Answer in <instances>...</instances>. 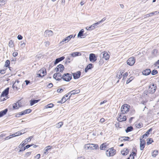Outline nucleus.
<instances>
[{"label": "nucleus", "instance_id": "f257e3e1", "mask_svg": "<svg viewBox=\"0 0 159 159\" xmlns=\"http://www.w3.org/2000/svg\"><path fill=\"white\" fill-rule=\"evenodd\" d=\"M72 75L70 73H67L64 74L63 76L61 77V78H57V80L58 81L62 79L66 81H70L72 79Z\"/></svg>", "mask_w": 159, "mask_h": 159}, {"label": "nucleus", "instance_id": "f03ea898", "mask_svg": "<svg viewBox=\"0 0 159 159\" xmlns=\"http://www.w3.org/2000/svg\"><path fill=\"white\" fill-rule=\"evenodd\" d=\"M157 86L156 84H153L150 85L148 87L147 92L148 93L153 94L154 93L156 90Z\"/></svg>", "mask_w": 159, "mask_h": 159}, {"label": "nucleus", "instance_id": "7ed1b4c3", "mask_svg": "<svg viewBox=\"0 0 159 159\" xmlns=\"http://www.w3.org/2000/svg\"><path fill=\"white\" fill-rule=\"evenodd\" d=\"M130 106L128 104H125L122 106L121 108L122 114H124L127 113L129 111Z\"/></svg>", "mask_w": 159, "mask_h": 159}, {"label": "nucleus", "instance_id": "20e7f679", "mask_svg": "<svg viewBox=\"0 0 159 159\" xmlns=\"http://www.w3.org/2000/svg\"><path fill=\"white\" fill-rule=\"evenodd\" d=\"M116 151L113 148H111L106 151V154L107 157L113 156L116 154Z\"/></svg>", "mask_w": 159, "mask_h": 159}, {"label": "nucleus", "instance_id": "39448f33", "mask_svg": "<svg viewBox=\"0 0 159 159\" xmlns=\"http://www.w3.org/2000/svg\"><path fill=\"white\" fill-rule=\"evenodd\" d=\"M143 139L141 137L140 138V149L141 150H143L146 144L145 141L144 139Z\"/></svg>", "mask_w": 159, "mask_h": 159}, {"label": "nucleus", "instance_id": "423d86ee", "mask_svg": "<svg viewBox=\"0 0 159 159\" xmlns=\"http://www.w3.org/2000/svg\"><path fill=\"white\" fill-rule=\"evenodd\" d=\"M135 60L134 57H132L129 58L127 61L128 65L132 66L134 64Z\"/></svg>", "mask_w": 159, "mask_h": 159}, {"label": "nucleus", "instance_id": "0eeeda50", "mask_svg": "<svg viewBox=\"0 0 159 159\" xmlns=\"http://www.w3.org/2000/svg\"><path fill=\"white\" fill-rule=\"evenodd\" d=\"M64 69V66L61 64H60L57 65L55 68L56 72H58L60 70V72H62Z\"/></svg>", "mask_w": 159, "mask_h": 159}, {"label": "nucleus", "instance_id": "6e6552de", "mask_svg": "<svg viewBox=\"0 0 159 159\" xmlns=\"http://www.w3.org/2000/svg\"><path fill=\"white\" fill-rule=\"evenodd\" d=\"M101 56L105 60H107L109 59L110 56L108 53L106 52H102L101 53Z\"/></svg>", "mask_w": 159, "mask_h": 159}, {"label": "nucleus", "instance_id": "1a4fd4ad", "mask_svg": "<svg viewBox=\"0 0 159 159\" xmlns=\"http://www.w3.org/2000/svg\"><path fill=\"white\" fill-rule=\"evenodd\" d=\"M9 88L8 87L6 89H5L2 93L1 96V98H2V97H4L5 96H7L9 93Z\"/></svg>", "mask_w": 159, "mask_h": 159}, {"label": "nucleus", "instance_id": "9d476101", "mask_svg": "<svg viewBox=\"0 0 159 159\" xmlns=\"http://www.w3.org/2000/svg\"><path fill=\"white\" fill-rule=\"evenodd\" d=\"M44 35L46 37H49L53 35V32L52 30H47L45 31Z\"/></svg>", "mask_w": 159, "mask_h": 159}, {"label": "nucleus", "instance_id": "9b49d317", "mask_svg": "<svg viewBox=\"0 0 159 159\" xmlns=\"http://www.w3.org/2000/svg\"><path fill=\"white\" fill-rule=\"evenodd\" d=\"M89 59L91 61L94 62L97 60L96 57L93 53H91L90 54Z\"/></svg>", "mask_w": 159, "mask_h": 159}, {"label": "nucleus", "instance_id": "f8f14e48", "mask_svg": "<svg viewBox=\"0 0 159 159\" xmlns=\"http://www.w3.org/2000/svg\"><path fill=\"white\" fill-rule=\"evenodd\" d=\"M157 13H159V12H157V11H156L155 12H153L148 14H147L143 16V19H145L153 15H156L157 14Z\"/></svg>", "mask_w": 159, "mask_h": 159}, {"label": "nucleus", "instance_id": "ddd939ff", "mask_svg": "<svg viewBox=\"0 0 159 159\" xmlns=\"http://www.w3.org/2000/svg\"><path fill=\"white\" fill-rule=\"evenodd\" d=\"M98 25V23L97 22L95 23L89 27H87L86 28V29L88 30H91L94 29L96 26Z\"/></svg>", "mask_w": 159, "mask_h": 159}, {"label": "nucleus", "instance_id": "4468645a", "mask_svg": "<svg viewBox=\"0 0 159 159\" xmlns=\"http://www.w3.org/2000/svg\"><path fill=\"white\" fill-rule=\"evenodd\" d=\"M73 78L75 79H77L79 78L81 75V72L80 71H77L76 73L73 74Z\"/></svg>", "mask_w": 159, "mask_h": 159}, {"label": "nucleus", "instance_id": "2eb2a0df", "mask_svg": "<svg viewBox=\"0 0 159 159\" xmlns=\"http://www.w3.org/2000/svg\"><path fill=\"white\" fill-rule=\"evenodd\" d=\"M21 103L20 101H18L16 103L13 104V107L14 109H17L21 106Z\"/></svg>", "mask_w": 159, "mask_h": 159}, {"label": "nucleus", "instance_id": "dca6fc26", "mask_svg": "<svg viewBox=\"0 0 159 159\" xmlns=\"http://www.w3.org/2000/svg\"><path fill=\"white\" fill-rule=\"evenodd\" d=\"M80 92V89L78 90H74L70 92V96L68 97V99H69L70 98L71 96L72 95H74L79 93Z\"/></svg>", "mask_w": 159, "mask_h": 159}, {"label": "nucleus", "instance_id": "f3484780", "mask_svg": "<svg viewBox=\"0 0 159 159\" xmlns=\"http://www.w3.org/2000/svg\"><path fill=\"white\" fill-rule=\"evenodd\" d=\"M61 74L60 73L57 72L55 73L53 75V78L57 80V78H61Z\"/></svg>", "mask_w": 159, "mask_h": 159}, {"label": "nucleus", "instance_id": "a211bd4d", "mask_svg": "<svg viewBox=\"0 0 159 159\" xmlns=\"http://www.w3.org/2000/svg\"><path fill=\"white\" fill-rule=\"evenodd\" d=\"M130 138L129 137H121L119 139V140L121 141L122 142L123 141H126L129 140V139H130Z\"/></svg>", "mask_w": 159, "mask_h": 159}, {"label": "nucleus", "instance_id": "6ab92c4d", "mask_svg": "<svg viewBox=\"0 0 159 159\" xmlns=\"http://www.w3.org/2000/svg\"><path fill=\"white\" fill-rule=\"evenodd\" d=\"M92 143H88L85 144L84 146V148L86 150H92Z\"/></svg>", "mask_w": 159, "mask_h": 159}, {"label": "nucleus", "instance_id": "aec40b11", "mask_svg": "<svg viewBox=\"0 0 159 159\" xmlns=\"http://www.w3.org/2000/svg\"><path fill=\"white\" fill-rule=\"evenodd\" d=\"M152 128H151L149 129L145 133V134H144L141 137L142 138H145L146 139V138L145 137H148V135L149 134L150 132L152 131Z\"/></svg>", "mask_w": 159, "mask_h": 159}, {"label": "nucleus", "instance_id": "412c9836", "mask_svg": "<svg viewBox=\"0 0 159 159\" xmlns=\"http://www.w3.org/2000/svg\"><path fill=\"white\" fill-rule=\"evenodd\" d=\"M93 65L92 63H90L88 65L85 69V72L86 73L89 70L91 69L93 67Z\"/></svg>", "mask_w": 159, "mask_h": 159}, {"label": "nucleus", "instance_id": "4be33fe9", "mask_svg": "<svg viewBox=\"0 0 159 159\" xmlns=\"http://www.w3.org/2000/svg\"><path fill=\"white\" fill-rule=\"evenodd\" d=\"M65 58V57L63 56L61 57H60L59 58H57L54 63V65H56L59 62L63 60Z\"/></svg>", "mask_w": 159, "mask_h": 159}, {"label": "nucleus", "instance_id": "5701e85b", "mask_svg": "<svg viewBox=\"0 0 159 159\" xmlns=\"http://www.w3.org/2000/svg\"><path fill=\"white\" fill-rule=\"evenodd\" d=\"M122 115L120 114L119 117L118 118V120L120 122H123L125 121L126 120V118L125 116H123V118H121Z\"/></svg>", "mask_w": 159, "mask_h": 159}, {"label": "nucleus", "instance_id": "b1692460", "mask_svg": "<svg viewBox=\"0 0 159 159\" xmlns=\"http://www.w3.org/2000/svg\"><path fill=\"white\" fill-rule=\"evenodd\" d=\"M129 152V150L127 148H125L121 151V154L123 156H125L127 155Z\"/></svg>", "mask_w": 159, "mask_h": 159}, {"label": "nucleus", "instance_id": "393cba45", "mask_svg": "<svg viewBox=\"0 0 159 159\" xmlns=\"http://www.w3.org/2000/svg\"><path fill=\"white\" fill-rule=\"evenodd\" d=\"M8 111V109H5V110H2L0 111V118L2 117L5 115L7 113Z\"/></svg>", "mask_w": 159, "mask_h": 159}, {"label": "nucleus", "instance_id": "a878e982", "mask_svg": "<svg viewBox=\"0 0 159 159\" xmlns=\"http://www.w3.org/2000/svg\"><path fill=\"white\" fill-rule=\"evenodd\" d=\"M151 72V71L150 69H147L145 70H144L142 73L143 75H149Z\"/></svg>", "mask_w": 159, "mask_h": 159}, {"label": "nucleus", "instance_id": "bb28decb", "mask_svg": "<svg viewBox=\"0 0 159 159\" xmlns=\"http://www.w3.org/2000/svg\"><path fill=\"white\" fill-rule=\"evenodd\" d=\"M29 139H26L24 141H22L19 147H20L23 148L25 144L27 143V142H29Z\"/></svg>", "mask_w": 159, "mask_h": 159}, {"label": "nucleus", "instance_id": "cd10ccee", "mask_svg": "<svg viewBox=\"0 0 159 159\" xmlns=\"http://www.w3.org/2000/svg\"><path fill=\"white\" fill-rule=\"evenodd\" d=\"M136 127L137 128H140L141 127H143V124L141 123H139L138 122H136L134 123Z\"/></svg>", "mask_w": 159, "mask_h": 159}, {"label": "nucleus", "instance_id": "c85d7f7f", "mask_svg": "<svg viewBox=\"0 0 159 159\" xmlns=\"http://www.w3.org/2000/svg\"><path fill=\"white\" fill-rule=\"evenodd\" d=\"M123 73V72H122L121 70H119L117 73V77L119 79H120L122 77V75Z\"/></svg>", "mask_w": 159, "mask_h": 159}, {"label": "nucleus", "instance_id": "c756f323", "mask_svg": "<svg viewBox=\"0 0 159 159\" xmlns=\"http://www.w3.org/2000/svg\"><path fill=\"white\" fill-rule=\"evenodd\" d=\"M84 32V29L81 30L79 32L77 36L78 37H80L81 38H82V37L84 36L83 33Z\"/></svg>", "mask_w": 159, "mask_h": 159}, {"label": "nucleus", "instance_id": "7c9ffc66", "mask_svg": "<svg viewBox=\"0 0 159 159\" xmlns=\"http://www.w3.org/2000/svg\"><path fill=\"white\" fill-rule=\"evenodd\" d=\"M39 100H36V99H33L31 100L30 101V105L31 106H32L34 105V104L37 103L38 102Z\"/></svg>", "mask_w": 159, "mask_h": 159}, {"label": "nucleus", "instance_id": "2f4dec72", "mask_svg": "<svg viewBox=\"0 0 159 159\" xmlns=\"http://www.w3.org/2000/svg\"><path fill=\"white\" fill-rule=\"evenodd\" d=\"M69 41H68L67 39L66 38V37L63 39L62 41H61L60 43L59 44L60 46L62 45H63L65 43H66V42H68Z\"/></svg>", "mask_w": 159, "mask_h": 159}, {"label": "nucleus", "instance_id": "473e14b6", "mask_svg": "<svg viewBox=\"0 0 159 159\" xmlns=\"http://www.w3.org/2000/svg\"><path fill=\"white\" fill-rule=\"evenodd\" d=\"M133 129V128L132 126H128L125 129V132L127 133L132 131Z\"/></svg>", "mask_w": 159, "mask_h": 159}, {"label": "nucleus", "instance_id": "72a5a7b5", "mask_svg": "<svg viewBox=\"0 0 159 159\" xmlns=\"http://www.w3.org/2000/svg\"><path fill=\"white\" fill-rule=\"evenodd\" d=\"M52 148V146H48L46 147L45 148V151L44 153L46 154H47V152L50 149H51Z\"/></svg>", "mask_w": 159, "mask_h": 159}, {"label": "nucleus", "instance_id": "f704fd0d", "mask_svg": "<svg viewBox=\"0 0 159 159\" xmlns=\"http://www.w3.org/2000/svg\"><path fill=\"white\" fill-rule=\"evenodd\" d=\"M80 53L79 52H75L71 53L70 55L71 57H74L79 56Z\"/></svg>", "mask_w": 159, "mask_h": 159}, {"label": "nucleus", "instance_id": "c9c22d12", "mask_svg": "<svg viewBox=\"0 0 159 159\" xmlns=\"http://www.w3.org/2000/svg\"><path fill=\"white\" fill-rule=\"evenodd\" d=\"M107 146L105 145V143H103L101 145L100 149L102 150H104L107 148Z\"/></svg>", "mask_w": 159, "mask_h": 159}, {"label": "nucleus", "instance_id": "e433bc0d", "mask_svg": "<svg viewBox=\"0 0 159 159\" xmlns=\"http://www.w3.org/2000/svg\"><path fill=\"white\" fill-rule=\"evenodd\" d=\"M68 98L67 99H65V97H63L61 100L57 102L58 103H60L61 104L64 103L68 99Z\"/></svg>", "mask_w": 159, "mask_h": 159}, {"label": "nucleus", "instance_id": "4c0bfd02", "mask_svg": "<svg viewBox=\"0 0 159 159\" xmlns=\"http://www.w3.org/2000/svg\"><path fill=\"white\" fill-rule=\"evenodd\" d=\"M92 150L93 149H96L98 148V146L97 144H92Z\"/></svg>", "mask_w": 159, "mask_h": 159}, {"label": "nucleus", "instance_id": "58836bf2", "mask_svg": "<svg viewBox=\"0 0 159 159\" xmlns=\"http://www.w3.org/2000/svg\"><path fill=\"white\" fill-rule=\"evenodd\" d=\"M8 45L10 48H13L14 46V43L12 40L9 41Z\"/></svg>", "mask_w": 159, "mask_h": 159}, {"label": "nucleus", "instance_id": "ea45409f", "mask_svg": "<svg viewBox=\"0 0 159 159\" xmlns=\"http://www.w3.org/2000/svg\"><path fill=\"white\" fill-rule=\"evenodd\" d=\"M153 142V140L152 138H149L148 139V141L147 142V145H148Z\"/></svg>", "mask_w": 159, "mask_h": 159}, {"label": "nucleus", "instance_id": "a19ab883", "mask_svg": "<svg viewBox=\"0 0 159 159\" xmlns=\"http://www.w3.org/2000/svg\"><path fill=\"white\" fill-rule=\"evenodd\" d=\"M10 65V61L9 60H7L5 62L4 66L7 67H9Z\"/></svg>", "mask_w": 159, "mask_h": 159}, {"label": "nucleus", "instance_id": "79ce46f5", "mask_svg": "<svg viewBox=\"0 0 159 159\" xmlns=\"http://www.w3.org/2000/svg\"><path fill=\"white\" fill-rule=\"evenodd\" d=\"M6 0L0 1V7L3 6L6 3Z\"/></svg>", "mask_w": 159, "mask_h": 159}, {"label": "nucleus", "instance_id": "37998d69", "mask_svg": "<svg viewBox=\"0 0 159 159\" xmlns=\"http://www.w3.org/2000/svg\"><path fill=\"white\" fill-rule=\"evenodd\" d=\"M63 125V122H60L58 123L56 125V127L57 128H59L61 127Z\"/></svg>", "mask_w": 159, "mask_h": 159}, {"label": "nucleus", "instance_id": "c03bdc74", "mask_svg": "<svg viewBox=\"0 0 159 159\" xmlns=\"http://www.w3.org/2000/svg\"><path fill=\"white\" fill-rule=\"evenodd\" d=\"M25 114V112L24 111H23L21 112H20L18 113L16 115V117H20V116H18V115H19V116H22Z\"/></svg>", "mask_w": 159, "mask_h": 159}, {"label": "nucleus", "instance_id": "a18cd8bd", "mask_svg": "<svg viewBox=\"0 0 159 159\" xmlns=\"http://www.w3.org/2000/svg\"><path fill=\"white\" fill-rule=\"evenodd\" d=\"M137 154L136 152H132L131 154L130 155V157H132V159H134V156H136Z\"/></svg>", "mask_w": 159, "mask_h": 159}, {"label": "nucleus", "instance_id": "49530a36", "mask_svg": "<svg viewBox=\"0 0 159 159\" xmlns=\"http://www.w3.org/2000/svg\"><path fill=\"white\" fill-rule=\"evenodd\" d=\"M20 45L22 48H24L25 46V42L24 41H22L20 42Z\"/></svg>", "mask_w": 159, "mask_h": 159}, {"label": "nucleus", "instance_id": "de8ad7c7", "mask_svg": "<svg viewBox=\"0 0 159 159\" xmlns=\"http://www.w3.org/2000/svg\"><path fill=\"white\" fill-rule=\"evenodd\" d=\"M53 106H54V105L53 104L50 103V104L47 105H46L45 106V108H52V107H53Z\"/></svg>", "mask_w": 159, "mask_h": 159}, {"label": "nucleus", "instance_id": "09e8293b", "mask_svg": "<svg viewBox=\"0 0 159 159\" xmlns=\"http://www.w3.org/2000/svg\"><path fill=\"white\" fill-rule=\"evenodd\" d=\"M158 154V151L157 150H155L154 151L152 156L153 157H155Z\"/></svg>", "mask_w": 159, "mask_h": 159}, {"label": "nucleus", "instance_id": "8fccbe9b", "mask_svg": "<svg viewBox=\"0 0 159 159\" xmlns=\"http://www.w3.org/2000/svg\"><path fill=\"white\" fill-rule=\"evenodd\" d=\"M39 72H40V73H42L44 75H46V69H43V70H39Z\"/></svg>", "mask_w": 159, "mask_h": 159}, {"label": "nucleus", "instance_id": "3c124183", "mask_svg": "<svg viewBox=\"0 0 159 159\" xmlns=\"http://www.w3.org/2000/svg\"><path fill=\"white\" fill-rule=\"evenodd\" d=\"M75 35L74 36L73 35V34L70 35L68 37H66V38L67 39L68 41H69L72 38H74L75 37Z\"/></svg>", "mask_w": 159, "mask_h": 159}, {"label": "nucleus", "instance_id": "603ef678", "mask_svg": "<svg viewBox=\"0 0 159 159\" xmlns=\"http://www.w3.org/2000/svg\"><path fill=\"white\" fill-rule=\"evenodd\" d=\"M158 71L156 70H154L151 72V74L152 75H156Z\"/></svg>", "mask_w": 159, "mask_h": 159}, {"label": "nucleus", "instance_id": "864d4df0", "mask_svg": "<svg viewBox=\"0 0 159 159\" xmlns=\"http://www.w3.org/2000/svg\"><path fill=\"white\" fill-rule=\"evenodd\" d=\"M66 61L65 62V63L66 64L67 62L70 63V60L72 61V59L71 58V57H68L66 59Z\"/></svg>", "mask_w": 159, "mask_h": 159}, {"label": "nucleus", "instance_id": "5fc2aeb1", "mask_svg": "<svg viewBox=\"0 0 159 159\" xmlns=\"http://www.w3.org/2000/svg\"><path fill=\"white\" fill-rule=\"evenodd\" d=\"M25 112V114H27V113H29L30 112H31L32 111V110L30 109H29L26 110H25L24 111Z\"/></svg>", "mask_w": 159, "mask_h": 159}, {"label": "nucleus", "instance_id": "6e6d98bb", "mask_svg": "<svg viewBox=\"0 0 159 159\" xmlns=\"http://www.w3.org/2000/svg\"><path fill=\"white\" fill-rule=\"evenodd\" d=\"M6 70L2 69L0 70V76L4 74L5 73Z\"/></svg>", "mask_w": 159, "mask_h": 159}, {"label": "nucleus", "instance_id": "4d7b16f0", "mask_svg": "<svg viewBox=\"0 0 159 159\" xmlns=\"http://www.w3.org/2000/svg\"><path fill=\"white\" fill-rule=\"evenodd\" d=\"M31 152H26L25 155V157H27L28 156H30L31 154Z\"/></svg>", "mask_w": 159, "mask_h": 159}, {"label": "nucleus", "instance_id": "13d9d810", "mask_svg": "<svg viewBox=\"0 0 159 159\" xmlns=\"http://www.w3.org/2000/svg\"><path fill=\"white\" fill-rule=\"evenodd\" d=\"M128 75V73L127 72L125 73L123 75V80H125V78H126Z\"/></svg>", "mask_w": 159, "mask_h": 159}, {"label": "nucleus", "instance_id": "bf43d9fd", "mask_svg": "<svg viewBox=\"0 0 159 159\" xmlns=\"http://www.w3.org/2000/svg\"><path fill=\"white\" fill-rule=\"evenodd\" d=\"M33 145V144L27 145L26 146H25V147H24V149H28L30 147L32 146Z\"/></svg>", "mask_w": 159, "mask_h": 159}, {"label": "nucleus", "instance_id": "052dcab7", "mask_svg": "<svg viewBox=\"0 0 159 159\" xmlns=\"http://www.w3.org/2000/svg\"><path fill=\"white\" fill-rule=\"evenodd\" d=\"M132 80H133V78L132 77H130V78H129V79L127 81L126 84H128L130 82L132 81Z\"/></svg>", "mask_w": 159, "mask_h": 159}, {"label": "nucleus", "instance_id": "680f3d73", "mask_svg": "<svg viewBox=\"0 0 159 159\" xmlns=\"http://www.w3.org/2000/svg\"><path fill=\"white\" fill-rule=\"evenodd\" d=\"M106 19V17L103 18L101 20L97 22L98 23V24H99L100 23L104 21Z\"/></svg>", "mask_w": 159, "mask_h": 159}, {"label": "nucleus", "instance_id": "e2e57ef3", "mask_svg": "<svg viewBox=\"0 0 159 159\" xmlns=\"http://www.w3.org/2000/svg\"><path fill=\"white\" fill-rule=\"evenodd\" d=\"M63 91V89H58L57 90V92L58 93H61Z\"/></svg>", "mask_w": 159, "mask_h": 159}, {"label": "nucleus", "instance_id": "0e129e2a", "mask_svg": "<svg viewBox=\"0 0 159 159\" xmlns=\"http://www.w3.org/2000/svg\"><path fill=\"white\" fill-rule=\"evenodd\" d=\"M45 45L46 47H48L50 44V43L48 41H46L45 42Z\"/></svg>", "mask_w": 159, "mask_h": 159}, {"label": "nucleus", "instance_id": "69168bd1", "mask_svg": "<svg viewBox=\"0 0 159 159\" xmlns=\"http://www.w3.org/2000/svg\"><path fill=\"white\" fill-rule=\"evenodd\" d=\"M23 37L21 35H18L17 36V39L19 40H21L22 39Z\"/></svg>", "mask_w": 159, "mask_h": 159}, {"label": "nucleus", "instance_id": "338daca9", "mask_svg": "<svg viewBox=\"0 0 159 159\" xmlns=\"http://www.w3.org/2000/svg\"><path fill=\"white\" fill-rule=\"evenodd\" d=\"M53 86V85L52 83H49L47 87H48L49 88H51Z\"/></svg>", "mask_w": 159, "mask_h": 159}, {"label": "nucleus", "instance_id": "774afa93", "mask_svg": "<svg viewBox=\"0 0 159 159\" xmlns=\"http://www.w3.org/2000/svg\"><path fill=\"white\" fill-rule=\"evenodd\" d=\"M154 65L155 66H157L158 65H159V59L155 63H154Z\"/></svg>", "mask_w": 159, "mask_h": 159}]
</instances>
